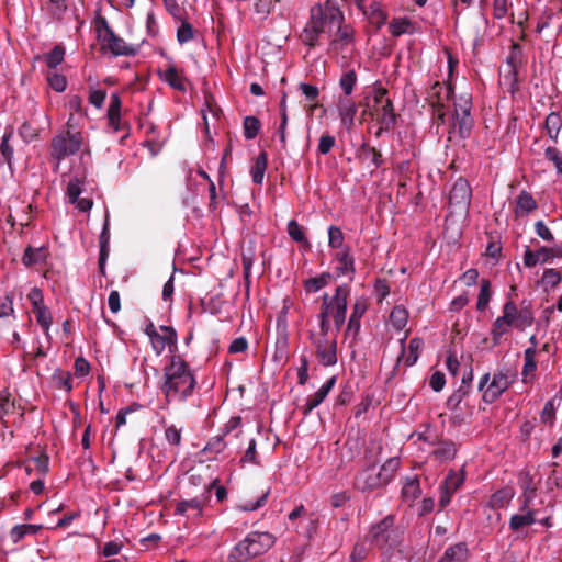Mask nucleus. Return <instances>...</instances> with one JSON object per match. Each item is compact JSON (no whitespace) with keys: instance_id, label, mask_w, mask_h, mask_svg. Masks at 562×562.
Masks as SVG:
<instances>
[{"instance_id":"1","label":"nucleus","mask_w":562,"mask_h":562,"mask_svg":"<svg viewBox=\"0 0 562 562\" xmlns=\"http://www.w3.org/2000/svg\"><path fill=\"white\" fill-rule=\"evenodd\" d=\"M198 387L194 370L180 355H171L162 369L160 391L167 403H184Z\"/></svg>"},{"instance_id":"2","label":"nucleus","mask_w":562,"mask_h":562,"mask_svg":"<svg viewBox=\"0 0 562 562\" xmlns=\"http://www.w3.org/2000/svg\"><path fill=\"white\" fill-rule=\"evenodd\" d=\"M342 20V11L336 0L316 3L310 9V16L301 34V42L310 49L318 45L322 34H330L335 24Z\"/></svg>"},{"instance_id":"3","label":"nucleus","mask_w":562,"mask_h":562,"mask_svg":"<svg viewBox=\"0 0 562 562\" xmlns=\"http://www.w3.org/2000/svg\"><path fill=\"white\" fill-rule=\"evenodd\" d=\"M503 314L498 316L491 327V337L494 345H498L504 335L508 334L512 327L524 330L533 323V313L529 307L522 306L518 310L513 300H508L502 310Z\"/></svg>"},{"instance_id":"4","label":"nucleus","mask_w":562,"mask_h":562,"mask_svg":"<svg viewBox=\"0 0 562 562\" xmlns=\"http://www.w3.org/2000/svg\"><path fill=\"white\" fill-rule=\"evenodd\" d=\"M350 295V286L348 284L338 285L335 293L329 295L325 293L322 296V304L317 314L319 327H329V319L334 322L337 331L341 329L346 322L348 297Z\"/></svg>"},{"instance_id":"5","label":"nucleus","mask_w":562,"mask_h":562,"mask_svg":"<svg viewBox=\"0 0 562 562\" xmlns=\"http://www.w3.org/2000/svg\"><path fill=\"white\" fill-rule=\"evenodd\" d=\"M366 539L381 550L382 554L389 555L401 546L403 532L395 527V517L387 515L379 522L371 525Z\"/></svg>"},{"instance_id":"6","label":"nucleus","mask_w":562,"mask_h":562,"mask_svg":"<svg viewBox=\"0 0 562 562\" xmlns=\"http://www.w3.org/2000/svg\"><path fill=\"white\" fill-rule=\"evenodd\" d=\"M369 114L379 125L375 136L380 137L382 133L391 131L396 124V114L391 99L387 98V91L379 88L374 91L373 104L370 105Z\"/></svg>"},{"instance_id":"7","label":"nucleus","mask_w":562,"mask_h":562,"mask_svg":"<svg viewBox=\"0 0 562 562\" xmlns=\"http://www.w3.org/2000/svg\"><path fill=\"white\" fill-rule=\"evenodd\" d=\"M72 121L74 114L71 113L67 121V131L52 138L50 155L57 161H61L66 157L77 154L83 145L82 133L72 131Z\"/></svg>"},{"instance_id":"8","label":"nucleus","mask_w":562,"mask_h":562,"mask_svg":"<svg viewBox=\"0 0 562 562\" xmlns=\"http://www.w3.org/2000/svg\"><path fill=\"white\" fill-rule=\"evenodd\" d=\"M516 374L510 369L502 368L494 372L492 380L490 373L481 376L479 390L483 392L482 398L485 403H494L515 382Z\"/></svg>"},{"instance_id":"9","label":"nucleus","mask_w":562,"mask_h":562,"mask_svg":"<svg viewBox=\"0 0 562 562\" xmlns=\"http://www.w3.org/2000/svg\"><path fill=\"white\" fill-rule=\"evenodd\" d=\"M95 30L103 53H111L113 56H134L137 53V47L117 36L104 19L98 22Z\"/></svg>"},{"instance_id":"10","label":"nucleus","mask_w":562,"mask_h":562,"mask_svg":"<svg viewBox=\"0 0 562 562\" xmlns=\"http://www.w3.org/2000/svg\"><path fill=\"white\" fill-rule=\"evenodd\" d=\"M329 327H319L318 330H310L308 339L315 348L318 362L324 367L337 363V341L329 338Z\"/></svg>"},{"instance_id":"11","label":"nucleus","mask_w":562,"mask_h":562,"mask_svg":"<svg viewBox=\"0 0 562 562\" xmlns=\"http://www.w3.org/2000/svg\"><path fill=\"white\" fill-rule=\"evenodd\" d=\"M472 110V95L470 93H462L453 101V122L451 125L450 134H458L460 138H467L473 127Z\"/></svg>"},{"instance_id":"12","label":"nucleus","mask_w":562,"mask_h":562,"mask_svg":"<svg viewBox=\"0 0 562 562\" xmlns=\"http://www.w3.org/2000/svg\"><path fill=\"white\" fill-rule=\"evenodd\" d=\"M453 93L450 83L435 81L427 90L426 101L432 109L434 119L438 124L446 122L448 103Z\"/></svg>"},{"instance_id":"13","label":"nucleus","mask_w":562,"mask_h":562,"mask_svg":"<svg viewBox=\"0 0 562 562\" xmlns=\"http://www.w3.org/2000/svg\"><path fill=\"white\" fill-rule=\"evenodd\" d=\"M145 334L150 340L151 348L157 356H160L166 349L171 353L178 349V335L173 327L160 325L158 328L149 323L145 328Z\"/></svg>"},{"instance_id":"14","label":"nucleus","mask_w":562,"mask_h":562,"mask_svg":"<svg viewBox=\"0 0 562 562\" xmlns=\"http://www.w3.org/2000/svg\"><path fill=\"white\" fill-rule=\"evenodd\" d=\"M334 30L335 32L329 34L330 41L328 43V54L337 59L339 56H341L342 59H346L345 50L348 46L355 44L356 30L351 24L346 23L344 14L342 20L340 23L335 24Z\"/></svg>"},{"instance_id":"15","label":"nucleus","mask_w":562,"mask_h":562,"mask_svg":"<svg viewBox=\"0 0 562 562\" xmlns=\"http://www.w3.org/2000/svg\"><path fill=\"white\" fill-rule=\"evenodd\" d=\"M86 177L76 176L68 182L66 194L69 203L74 204L80 212H89L93 206L91 198H80L85 190Z\"/></svg>"},{"instance_id":"16","label":"nucleus","mask_w":562,"mask_h":562,"mask_svg":"<svg viewBox=\"0 0 562 562\" xmlns=\"http://www.w3.org/2000/svg\"><path fill=\"white\" fill-rule=\"evenodd\" d=\"M209 495L195 496L192 499L177 502L175 515L186 516L188 519H199L203 516Z\"/></svg>"},{"instance_id":"17","label":"nucleus","mask_w":562,"mask_h":562,"mask_svg":"<svg viewBox=\"0 0 562 562\" xmlns=\"http://www.w3.org/2000/svg\"><path fill=\"white\" fill-rule=\"evenodd\" d=\"M472 189L469 181L460 177L456 180L449 194V203L467 211L471 204Z\"/></svg>"},{"instance_id":"18","label":"nucleus","mask_w":562,"mask_h":562,"mask_svg":"<svg viewBox=\"0 0 562 562\" xmlns=\"http://www.w3.org/2000/svg\"><path fill=\"white\" fill-rule=\"evenodd\" d=\"M464 482V472L463 471H450L445 479L442 486H441V494L439 497V506L441 508H445L449 505L451 501V496L453 493L458 491V488L463 484Z\"/></svg>"},{"instance_id":"19","label":"nucleus","mask_w":562,"mask_h":562,"mask_svg":"<svg viewBox=\"0 0 562 562\" xmlns=\"http://www.w3.org/2000/svg\"><path fill=\"white\" fill-rule=\"evenodd\" d=\"M246 540L249 546L250 558L263 554L276 542L274 536L269 532H251L246 537Z\"/></svg>"},{"instance_id":"20","label":"nucleus","mask_w":562,"mask_h":562,"mask_svg":"<svg viewBox=\"0 0 562 562\" xmlns=\"http://www.w3.org/2000/svg\"><path fill=\"white\" fill-rule=\"evenodd\" d=\"M355 486L361 492H372L384 485L380 479L379 472H375L374 468L368 467L356 475Z\"/></svg>"},{"instance_id":"21","label":"nucleus","mask_w":562,"mask_h":562,"mask_svg":"<svg viewBox=\"0 0 562 562\" xmlns=\"http://www.w3.org/2000/svg\"><path fill=\"white\" fill-rule=\"evenodd\" d=\"M335 383L336 376H331L314 394L310 395L303 406V414L308 415L316 408L326 398Z\"/></svg>"},{"instance_id":"22","label":"nucleus","mask_w":562,"mask_h":562,"mask_svg":"<svg viewBox=\"0 0 562 562\" xmlns=\"http://www.w3.org/2000/svg\"><path fill=\"white\" fill-rule=\"evenodd\" d=\"M337 109L341 124L348 130L351 128L358 110L356 103L348 97L339 98Z\"/></svg>"},{"instance_id":"23","label":"nucleus","mask_w":562,"mask_h":562,"mask_svg":"<svg viewBox=\"0 0 562 562\" xmlns=\"http://www.w3.org/2000/svg\"><path fill=\"white\" fill-rule=\"evenodd\" d=\"M100 254H99V271L102 276H105V265L110 254V224L109 216H105V221L99 236Z\"/></svg>"},{"instance_id":"24","label":"nucleus","mask_w":562,"mask_h":562,"mask_svg":"<svg viewBox=\"0 0 562 562\" xmlns=\"http://www.w3.org/2000/svg\"><path fill=\"white\" fill-rule=\"evenodd\" d=\"M423 339L419 337L412 338L408 342L407 350L404 347V339L402 340V352L397 358V362L404 361L406 367H412L419 358V352L423 348Z\"/></svg>"},{"instance_id":"25","label":"nucleus","mask_w":562,"mask_h":562,"mask_svg":"<svg viewBox=\"0 0 562 562\" xmlns=\"http://www.w3.org/2000/svg\"><path fill=\"white\" fill-rule=\"evenodd\" d=\"M121 105L120 95L117 93H113L108 108V122L114 133L120 132L124 127L121 124Z\"/></svg>"},{"instance_id":"26","label":"nucleus","mask_w":562,"mask_h":562,"mask_svg":"<svg viewBox=\"0 0 562 562\" xmlns=\"http://www.w3.org/2000/svg\"><path fill=\"white\" fill-rule=\"evenodd\" d=\"M335 259L339 263L337 267V273L339 276H352L355 273V259L349 246H345L342 250H339L335 255Z\"/></svg>"},{"instance_id":"27","label":"nucleus","mask_w":562,"mask_h":562,"mask_svg":"<svg viewBox=\"0 0 562 562\" xmlns=\"http://www.w3.org/2000/svg\"><path fill=\"white\" fill-rule=\"evenodd\" d=\"M458 447L452 440H441L431 451V456L439 462H448L456 458Z\"/></svg>"},{"instance_id":"28","label":"nucleus","mask_w":562,"mask_h":562,"mask_svg":"<svg viewBox=\"0 0 562 562\" xmlns=\"http://www.w3.org/2000/svg\"><path fill=\"white\" fill-rule=\"evenodd\" d=\"M552 251L549 250L548 247H540L536 251L531 250L529 247H526L524 252V265L527 268H532L538 263H547L550 261V256Z\"/></svg>"},{"instance_id":"29","label":"nucleus","mask_w":562,"mask_h":562,"mask_svg":"<svg viewBox=\"0 0 562 562\" xmlns=\"http://www.w3.org/2000/svg\"><path fill=\"white\" fill-rule=\"evenodd\" d=\"M420 494L422 490L417 475L406 476L402 486V497L404 502L412 504Z\"/></svg>"},{"instance_id":"30","label":"nucleus","mask_w":562,"mask_h":562,"mask_svg":"<svg viewBox=\"0 0 562 562\" xmlns=\"http://www.w3.org/2000/svg\"><path fill=\"white\" fill-rule=\"evenodd\" d=\"M536 520V510H527L526 513L515 514L509 519V529L512 531H520L525 527L533 525Z\"/></svg>"},{"instance_id":"31","label":"nucleus","mask_w":562,"mask_h":562,"mask_svg":"<svg viewBox=\"0 0 562 562\" xmlns=\"http://www.w3.org/2000/svg\"><path fill=\"white\" fill-rule=\"evenodd\" d=\"M538 207L533 196L527 191H521L516 200L515 215L522 216Z\"/></svg>"},{"instance_id":"32","label":"nucleus","mask_w":562,"mask_h":562,"mask_svg":"<svg viewBox=\"0 0 562 562\" xmlns=\"http://www.w3.org/2000/svg\"><path fill=\"white\" fill-rule=\"evenodd\" d=\"M401 460L400 458H389L380 468L379 475L383 485H387L400 470Z\"/></svg>"},{"instance_id":"33","label":"nucleus","mask_w":562,"mask_h":562,"mask_svg":"<svg viewBox=\"0 0 562 562\" xmlns=\"http://www.w3.org/2000/svg\"><path fill=\"white\" fill-rule=\"evenodd\" d=\"M468 558V548L463 542L449 547L439 562H463Z\"/></svg>"},{"instance_id":"34","label":"nucleus","mask_w":562,"mask_h":562,"mask_svg":"<svg viewBox=\"0 0 562 562\" xmlns=\"http://www.w3.org/2000/svg\"><path fill=\"white\" fill-rule=\"evenodd\" d=\"M37 324L43 328L45 335H48L53 324V316L45 303L32 306Z\"/></svg>"},{"instance_id":"35","label":"nucleus","mask_w":562,"mask_h":562,"mask_svg":"<svg viewBox=\"0 0 562 562\" xmlns=\"http://www.w3.org/2000/svg\"><path fill=\"white\" fill-rule=\"evenodd\" d=\"M361 11L368 15L369 22L376 29L383 26L387 20V14L382 10L378 2H372L369 7V11L364 9Z\"/></svg>"},{"instance_id":"36","label":"nucleus","mask_w":562,"mask_h":562,"mask_svg":"<svg viewBox=\"0 0 562 562\" xmlns=\"http://www.w3.org/2000/svg\"><path fill=\"white\" fill-rule=\"evenodd\" d=\"M268 166V155L266 151H260L256 158L255 165L251 168V178L254 183L261 184L263 181L265 172Z\"/></svg>"},{"instance_id":"37","label":"nucleus","mask_w":562,"mask_h":562,"mask_svg":"<svg viewBox=\"0 0 562 562\" xmlns=\"http://www.w3.org/2000/svg\"><path fill=\"white\" fill-rule=\"evenodd\" d=\"M513 496H514V492L510 487L497 490L490 497L488 505L494 509L504 508L506 505L509 504Z\"/></svg>"},{"instance_id":"38","label":"nucleus","mask_w":562,"mask_h":562,"mask_svg":"<svg viewBox=\"0 0 562 562\" xmlns=\"http://www.w3.org/2000/svg\"><path fill=\"white\" fill-rule=\"evenodd\" d=\"M164 436L165 440L171 447V451H178L182 442V427L170 424L165 427Z\"/></svg>"},{"instance_id":"39","label":"nucleus","mask_w":562,"mask_h":562,"mask_svg":"<svg viewBox=\"0 0 562 562\" xmlns=\"http://www.w3.org/2000/svg\"><path fill=\"white\" fill-rule=\"evenodd\" d=\"M562 127V117L560 113L558 112H551L547 117L544 122V128L547 131V134L549 137L557 142L560 130Z\"/></svg>"},{"instance_id":"40","label":"nucleus","mask_w":562,"mask_h":562,"mask_svg":"<svg viewBox=\"0 0 562 562\" xmlns=\"http://www.w3.org/2000/svg\"><path fill=\"white\" fill-rule=\"evenodd\" d=\"M165 81L178 91L186 90V80L181 72L175 66H170L165 70Z\"/></svg>"},{"instance_id":"41","label":"nucleus","mask_w":562,"mask_h":562,"mask_svg":"<svg viewBox=\"0 0 562 562\" xmlns=\"http://www.w3.org/2000/svg\"><path fill=\"white\" fill-rule=\"evenodd\" d=\"M42 525H18L10 531L13 543H19L26 535H35L42 529Z\"/></svg>"},{"instance_id":"42","label":"nucleus","mask_w":562,"mask_h":562,"mask_svg":"<svg viewBox=\"0 0 562 562\" xmlns=\"http://www.w3.org/2000/svg\"><path fill=\"white\" fill-rule=\"evenodd\" d=\"M408 321V312L402 305H396L393 307L390 314V323L396 330H402L407 325Z\"/></svg>"},{"instance_id":"43","label":"nucleus","mask_w":562,"mask_h":562,"mask_svg":"<svg viewBox=\"0 0 562 562\" xmlns=\"http://www.w3.org/2000/svg\"><path fill=\"white\" fill-rule=\"evenodd\" d=\"M492 297L491 281L488 279H482L480 282V293L477 296L476 308L480 312H484Z\"/></svg>"},{"instance_id":"44","label":"nucleus","mask_w":562,"mask_h":562,"mask_svg":"<svg viewBox=\"0 0 562 562\" xmlns=\"http://www.w3.org/2000/svg\"><path fill=\"white\" fill-rule=\"evenodd\" d=\"M536 351H533V348H527L524 352V367L521 371L522 381L525 383L528 382V376L532 375L535 371L537 370V362H536Z\"/></svg>"},{"instance_id":"45","label":"nucleus","mask_w":562,"mask_h":562,"mask_svg":"<svg viewBox=\"0 0 562 562\" xmlns=\"http://www.w3.org/2000/svg\"><path fill=\"white\" fill-rule=\"evenodd\" d=\"M249 551H250L249 546L245 538L243 541L238 542L232 549V551L228 554V561L229 562H245V561L251 559Z\"/></svg>"},{"instance_id":"46","label":"nucleus","mask_w":562,"mask_h":562,"mask_svg":"<svg viewBox=\"0 0 562 562\" xmlns=\"http://www.w3.org/2000/svg\"><path fill=\"white\" fill-rule=\"evenodd\" d=\"M561 280L562 274L557 269L547 268L543 270L541 283L543 285L544 291H551L561 282Z\"/></svg>"},{"instance_id":"47","label":"nucleus","mask_w":562,"mask_h":562,"mask_svg":"<svg viewBox=\"0 0 562 562\" xmlns=\"http://www.w3.org/2000/svg\"><path fill=\"white\" fill-rule=\"evenodd\" d=\"M413 24L407 18H395L391 21L389 29L393 36L398 37L405 33H412Z\"/></svg>"},{"instance_id":"48","label":"nucleus","mask_w":562,"mask_h":562,"mask_svg":"<svg viewBox=\"0 0 562 562\" xmlns=\"http://www.w3.org/2000/svg\"><path fill=\"white\" fill-rule=\"evenodd\" d=\"M360 157L363 160H370L374 169L381 167L383 159L381 153L370 145L363 144L360 148Z\"/></svg>"},{"instance_id":"49","label":"nucleus","mask_w":562,"mask_h":562,"mask_svg":"<svg viewBox=\"0 0 562 562\" xmlns=\"http://www.w3.org/2000/svg\"><path fill=\"white\" fill-rule=\"evenodd\" d=\"M45 258V251L43 248H33L27 246L24 250L22 262L26 267H31L43 261Z\"/></svg>"},{"instance_id":"50","label":"nucleus","mask_w":562,"mask_h":562,"mask_svg":"<svg viewBox=\"0 0 562 562\" xmlns=\"http://www.w3.org/2000/svg\"><path fill=\"white\" fill-rule=\"evenodd\" d=\"M56 387L64 389L68 393L72 390V379L71 373L69 371H65L61 369L55 370L52 376Z\"/></svg>"},{"instance_id":"51","label":"nucleus","mask_w":562,"mask_h":562,"mask_svg":"<svg viewBox=\"0 0 562 562\" xmlns=\"http://www.w3.org/2000/svg\"><path fill=\"white\" fill-rule=\"evenodd\" d=\"M244 136L246 139H254L260 132L261 123L256 116H246L243 123Z\"/></svg>"},{"instance_id":"52","label":"nucleus","mask_w":562,"mask_h":562,"mask_svg":"<svg viewBox=\"0 0 562 562\" xmlns=\"http://www.w3.org/2000/svg\"><path fill=\"white\" fill-rule=\"evenodd\" d=\"M469 394L468 386H460L456 390L447 400V408L451 412H456L460 408V404L463 398Z\"/></svg>"},{"instance_id":"53","label":"nucleus","mask_w":562,"mask_h":562,"mask_svg":"<svg viewBox=\"0 0 562 562\" xmlns=\"http://www.w3.org/2000/svg\"><path fill=\"white\" fill-rule=\"evenodd\" d=\"M330 278L329 273H322L318 277L310 278L304 282V289L307 292H317L328 284Z\"/></svg>"},{"instance_id":"54","label":"nucleus","mask_w":562,"mask_h":562,"mask_svg":"<svg viewBox=\"0 0 562 562\" xmlns=\"http://www.w3.org/2000/svg\"><path fill=\"white\" fill-rule=\"evenodd\" d=\"M357 83V74L355 70H348L344 72L339 80V86L345 93V97H349Z\"/></svg>"},{"instance_id":"55","label":"nucleus","mask_w":562,"mask_h":562,"mask_svg":"<svg viewBox=\"0 0 562 562\" xmlns=\"http://www.w3.org/2000/svg\"><path fill=\"white\" fill-rule=\"evenodd\" d=\"M345 235L338 226H329L328 228V245L334 249L342 250L346 246L344 245Z\"/></svg>"},{"instance_id":"56","label":"nucleus","mask_w":562,"mask_h":562,"mask_svg":"<svg viewBox=\"0 0 562 562\" xmlns=\"http://www.w3.org/2000/svg\"><path fill=\"white\" fill-rule=\"evenodd\" d=\"M225 437L221 434L212 437L203 448L202 452L218 454L222 453L226 448Z\"/></svg>"},{"instance_id":"57","label":"nucleus","mask_w":562,"mask_h":562,"mask_svg":"<svg viewBox=\"0 0 562 562\" xmlns=\"http://www.w3.org/2000/svg\"><path fill=\"white\" fill-rule=\"evenodd\" d=\"M270 494V488H268L267 491L262 492V494L256 499V501H246L244 503H240L237 508L241 512H254V510H257L258 508L262 507L267 499H268V496Z\"/></svg>"},{"instance_id":"58","label":"nucleus","mask_w":562,"mask_h":562,"mask_svg":"<svg viewBox=\"0 0 562 562\" xmlns=\"http://www.w3.org/2000/svg\"><path fill=\"white\" fill-rule=\"evenodd\" d=\"M65 57V48L60 45H56L45 57L46 65L48 68H56L60 65Z\"/></svg>"},{"instance_id":"59","label":"nucleus","mask_w":562,"mask_h":562,"mask_svg":"<svg viewBox=\"0 0 562 562\" xmlns=\"http://www.w3.org/2000/svg\"><path fill=\"white\" fill-rule=\"evenodd\" d=\"M288 234L296 243L308 244L303 227L295 220L288 223Z\"/></svg>"},{"instance_id":"60","label":"nucleus","mask_w":562,"mask_h":562,"mask_svg":"<svg viewBox=\"0 0 562 562\" xmlns=\"http://www.w3.org/2000/svg\"><path fill=\"white\" fill-rule=\"evenodd\" d=\"M29 462L33 467V470L37 471V473L43 476L49 471V458L45 453L31 458Z\"/></svg>"},{"instance_id":"61","label":"nucleus","mask_w":562,"mask_h":562,"mask_svg":"<svg viewBox=\"0 0 562 562\" xmlns=\"http://www.w3.org/2000/svg\"><path fill=\"white\" fill-rule=\"evenodd\" d=\"M536 491H537V488L529 484L524 487L522 494L520 496L521 504H520V508H519L521 513H526L527 510H532L530 508V505L536 497Z\"/></svg>"},{"instance_id":"62","label":"nucleus","mask_w":562,"mask_h":562,"mask_svg":"<svg viewBox=\"0 0 562 562\" xmlns=\"http://www.w3.org/2000/svg\"><path fill=\"white\" fill-rule=\"evenodd\" d=\"M241 424L240 416H233L228 419V422L221 429V435L227 437L233 431L237 430L235 434L236 438H239L243 435V431L239 429Z\"/></svg>"},{"instance_id":"63","label":"nucleus","mask_w":562,"mask_h":562,"mask_svg":"<svg viewBox=\"0 0 562 562\" xmlns=\"http://www.w3.org/2000/svg\"><path fill=\"white\" fill-rule=\"evenodd\" d=\"M544 156L554 165L557 171L562 175V153L555 147L548 146L544 149Z\"/></svg>"},{"instance_id":"64","label":"nucleus","mask_w":562,"mask_h":562,"mask_svg":"<svg viewBox=\"0 0 562 562\" xmlns=\"http://www.w3.org/2000/svg\"><path fill=\"white\" fill-rule=\"evenodd\" d=\"M369 547L366 541H359L355 544L350 554L351 562H362L369 554Z\"/></svg>"}]
</instances>
